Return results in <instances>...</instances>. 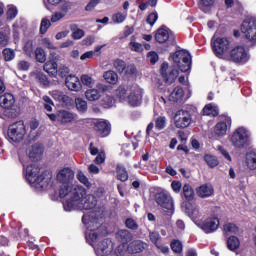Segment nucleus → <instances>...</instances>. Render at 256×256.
<instances>
[{
  "label": "nucleus",
  "mask_w": 256,
  "mask_h": 256,
  "mask_svg": "<svg viewBox=\"0 0 256 256\" xmlns=\"http://www.w3.org/2000/svg\"><path fill=\"white\" fill-rule=\"evenodd\" d=\"M105 213H107L105 206H98L95 211L83 215L82 223L87 225V229L90 231L86 233V241L94 247L98 256H121V249L117 248L113 251V242L109 239H104L100 243L95 244L101 239V236L95 230L101 227Z\"/></svg>",
  "instance_id": "nucleus-1"
},
{
  "label": "nucleus",
  "mask_w": 256,
  "mask_h": 256,
  "mask_svg": "<svg viewBox=\"0 0 256 256\" xmlns=\"http://www.w3.org/2000/svg\"><path fill=\"white\" fill-rule=\"evenodd\" d=\"M64 211H89L97 207V198L93 194L87 195L83 186H75L71 195L63 202Z\"/></svg>",
  "instance_id": "nucleus-2"
},
{
  "label": "nucleus",
  "mask_w": 256,
  "mask_h": 256,
  "mask_svg": "<svg viewBox=\"0 0 256 256\" xmlns=\"http://www.w3.org/2000/svg\"><path fill=\"white\" fill-rule=\"evenodd\" d=\"M75 180V172L73 169L66 167L61 169L57 174V181L61 183V187L59 189V197L61 199H65V197H69L71 192L77 187V185H73V181Z\"/></svg>",
  "instance_id": "nucleus-3"
},
{
  "label": "nucleus",
  "mask_w": 256,
  "mask_h": 256,
  "mask_svg": "<svg viewBox=\"0 0 256 256\" xmlns=\"http://www.w3.org/2000/svg\"><path fill=\"white\" fill-rule=\"evenodd\" d=\"M20 162L23 165L24 168V174L26 177V181L30 183V185H40V187H47L49 185V181H51V177L44 178L45 174H42L39 176V172L41 169L39 166L30 164L25 159L20 158Z\"/></svg>",
  "instance_id": "nucleus-4"
},
{
  "label": "nucleus",
  "mask_w": 256,
  "mask_h": 256,
  "mask_svg": "<svg viewBox=\"0 0 256 256\" xmlns=\"http://www.w3.org/2000/svg\"><path fill=\"white\" fill-rule=\"evenodd\" d=\"M27 135V129L23 121H18L8 127L7 140L9 143H21Z\"/></svg>",
  "instance_id": "nucleus-5"
},
{
  "label": "nucleus",
  "mask_w": 256,
  "mask_h": 256,
  "mask_svg": "<svg viewBox=\"0 0 256 256\" xmlns=\"http://www.w3.org/2000/svg\"><path fill=\"white\" fill-rule=\"evenodd\" d=\"M172 60L175 67L182 73L191 71V54L187 50H178L172 55Z\"/></svg>",
  "instance_id": "nucleus-6"
},
{
  "label": "nucleus",
  "mask_w": 256,
  "mask_h": 256,
  "mask_svg": "<svg viewBox=\"0 0 256 256\" xmlns=\"http://www.w3.org/2000/svg\"><path fill=\"white\" fill-rule=\"evenodd\" d=\"M15 105V96L11 93H5L0 96V107L3 110L5 117L15 119L17 117V110L13 109Z\"/></svg>",
  "instance_id": "nucleus-7"
},
{
  "label": "nucleus",
  "mask_w": 256,
  "mask_h": 256,
  "mask_svg": "<svg viewBox=\"0 0 256 256\" xmlns=\"http://www.w3.org/2000/svg\"><path fill=\"white\" fill-rule=\"evenodd\" d=\"M250 137L251 133H249V130H247V128L239 127L233 132L230 141L234 147H237L238 149H243L245 145H249Z\"/></svg>",
  "instance_id": "nucleus-8"
},
{
  "label": "nucleus",
  "mask_w": 256,
  "mask_h": 256,
  "mask_svg": "<svg viewBox=\"0 0 256 256\" xmlns=\"http://www.w3.org/2000/svg\"><path fill=\"white\" fill-rule=\"evenodd\" d=\"M155 201L159 207H162L167 213V215H173V211H175L174 204H173V198L171 197V194L167 191H161L156 193L155 195Z\"/></svg>",
  "instance_id": "nucleus-9"
},
{
  "label": "nucleus",
  "mask_w": 256,
  "mask_h": 256,
  "mask_svg": "<svg viewBox=\"0 0 256 256\" xmlns=\"http://www.w3.org/2000/svg\"><path fill=\"white\" fill-rule=\"evenodd\" d=\"M241 32L252 45L256 43V19L247 18L242 22Z\"/></svg>",
  "instance_id": "nucleus-10"
},
{
  "label": "nucleus",
  "mask_w": 256,
  "mask_h": 256,
  "mask_svg": "<svg viewBox=\"0 0 256 256\" xmlns=\"http://www.w3.org/2000/svg\"><path fill=\"white\" fill-rule=\"evenodd\" d=\"M157 43L166 45H175V34L167 27L162 26L155 34Z\"/></svg>",
  "instance_id": "nucleus-11"
},
{
  "label": "nucleus",
  "mask_w": 256,
  "mask_h": 256,
  "mask_svg": "<svg viewBox=\"0 0 256 256\" xmlns=\"http://www.w3.org/2000/svg\"><path fill=\"white\" fill-rule=\"evenodd\" d=\"M250 59L249 51L243 46H237L230 51V61L238 63V65H245Z\"/></svg>",
  "instance_id": "nucleus-12"
},
{
  "label": "nucleus",
  "mask_w": 256,
  "mask_h": 256,
  "mask_svg": "<svg viewBox=\"0 0 256 256\" xmlns=\"http://www.w3.org/2000/svg\"><path fill=\"white\" fill-rule=\"evenodd\" d=\"M193 118L187 110H178L174 116V125L177 129H187Z\"/></svg>",
  "instance_id": "nucleus-13"
},
{
  "label": "nucleus",
  "mask_w": 256,
  "mask_h": 256,
  "mask_svg": "<svg viewBox=\"0 0 256 256\" xmlns=\"http://www.w3.org/2000/svg\"><path fill=\"white\" fill-rule=\"evenodd\" d=\"M230 47L231 42L227 38H212V49L216 57H223Z\"/></svg>",
  "instance_id": "nucleus-14"
},
{
  "label": "nucleus",
  "mask_w": 256,
  "mask_h": 256,
  "mask_svg": "<svg viewBox=\"0 0 256 256\" xmlns=\"http://www.w3.org/2000/svg\"><path fill=\"white\" fill-rule=\"evenodd\" d=\"M161 75L165 83L171 85L172 83H175V79L179 77V70H177L175 66L169 67V64L167 62H164L161 65Z\"/></svg>",
  "instance_id": "nucleus-15"
},
{
  "label": "nucleus",
  "mask_w": 256,
  "mask_h": 256,
  "mask_svg": "<svg viewBox=\"0 0 256 256\" xmlns=\"http://www.w3.org/2000/svg\"><path fill=\"white\" fill-rule=\"evenodd\" d=\"M27 155L20 156V159H24L27 162L29 161H40L41 157H43V145L40 143L33 144L26 150Z\"/></svg>",
  "instance_id": "nucleus-16"
},
{
  "label": "nucleus",
  "mask_w": 256,
  "mask_h": 256,
  "mask_svg": "<svg viewBox=\"0 0 256 256\" xmlns=\"http://www.w3.org/2000/svg\"><path fill=\"white\" fill-rule=\"evenodd\" d=\"M143 101V89L138 85H133L129 89L128 103L131 107H139Z\"/></svg>",
  "instance_id": "nucleus-17"
},
{
  "label": "nucleus",
  "mask_w": 256,
  "mask_h": 256,
  "mask_svg": "<svg viewBox=\"0 0 256 256\" xmlns=\"http://www.w3.org/2000/svg\"><path fill=\"white\" fill-rule=\"evenodd\" d=\"M196 225L199 229H202L204 233H215V230L219 229V218H208L203 223L196 222Z\"/></svg>",
  "instance_id": "nucleus-18"
},
{
  "label": "nucleus",
  "mask_w": 256,
  "mask_h": 256,
  "mask_svg": "<svg viewBox=\"0 0 256 256\" xmlns=\"http://www.w3.org/2000/svg\"><path fill=\"white\" fill-rule=\"evenodd\" d=\"M94 129L100 137H108L111 133V123L106 120H99L95 122Z\"/></svg>",
  "instance_id": "nucleus-19"
},
{
  "label": "nucleus",
  "mask_w": 256,
  "mask_h": 256,
  "mask_svg": "<svg viewBox=\"0 0 256 256\" xmlns=\"http://www.w3.org/2000/svg\"><path fill=\"white\" fill-rule=\"evenodd\" d=\"M228 125H231V118L230 117H226L225 122H223V121L218 122L215 125V128H214L215 135H217L218 137H223V136L227 135Z\"/></svg>",
  "instance_id": "nucleus-20"
},
{
  "label": "nucleus",
  "mask_w": 256,
  "mask_h": 256,
  "mask_svg": "<svg viewBox=\"0 0 256 256\" xmlns=\"http://www.w3.org/2000/svg\"><path fill=\"white\" fill-rule=\"evenodd\" d=\"M65 85L70 91H79L81 89V81L75 75H69L66 77Z\"/></svg>",
  "instance_id": "nucleus-21"
},
{
  "label": "nucleus",
  "mask_w": 256,
  "mask_h": 256,
  "mask_svg": "<svg viewBox=\"0 0 256 256\" xmlns=\"http://www.w3.org/2000/svg\"><path fill=\"white\" fill-rule=\"evenodd\" d=\"M147 249V243L142 240H134L128 245L129 253H143Z\"/></svg>",
  "instance_id": "nucleus-22"
},
{
  "label": "nucleus",
  "mask_w": 256,
  "mask_h": 256,
  "mask_svg": "<svg viewBox=\"0 0 256 256\" xmlns=\"http://www.w3.org/2000/svg\"><path fill=\"white\" fill-rule=\"evenodd\" d=\"M197 193L198 197L205 199L207 197H211V195L215 193V190L213 189V185L203 184L198 188Z\"/></svg>",
  "instance_id": "nucleus-23"
},
{
  "label": "nucleus",
  "mask_w": 256,
  "mask_h": 256,
  "mask_svg": "<svg viewBox=\"0 0 256 256\" xmlns=\"http://www.w3.org/2000/svg\"><path fill=\"white\" fill-rule=\"evenodd\" d=\"M183 97H185V91H183V88L177 86L170 93L169 101H172L173 103H180V101H183Z\"/></svg>",
  "instance_id": "nucleus-24"
},
{
  "label": "nucleus",
  "mask_w": 256,
  "mask_h": 256,
  "mask_svg": "<svg viewBox=\"0 0 256 256\" xmlns=\"http://www.w3.org/2000/svg\"><path fill=\"white\" fill-rule=\"evenodd\" d=\"M116 239H118V241L123 243V245H127V243H129V241H132L133 234H131V232L129 230H125V229L119 230L116 233Z\"/></svg>",
  "instance_id": "nucleus-25"
},
{
  "label": "nucleus",
  "mask_w": 256,
  "mask_h": 256,
  "mask_svg": "<svg viewBox=\"0 0 256 256\" xmlns=\"http://www.w3.org/2000/svg\"><path fill=\"white\" fill-rule=\"evenodd\" d=\"M246 165L250 171H255L256 169V150L247 152L246 154Z\"/></svg>",
  "instance_id": "nucleus-26"
},
{
  "label": "nucleus",
  "mask_w": 256,
  "mask_h": 256,
  "mask_svg": "<svg viewBox=\"0 0 256 256\" xmlns=\"http://www.w3.org/2000/svg\"><path fill=\"white\" fill-rule=\"evenodd\" d=\"M182 195L186 201H193V199H195V191L189 184H184L182 187Z\"/></svg>",
  "instance_id": "nucleus-27"
},
{
  "label": "nucleus",
  "mask_w": 256,
  "mask_h": 256,
  "mask_svg": "<svg viewBox=\"0 0 256 256\" xmlns=\"http://www.w3.org/2000/svg\"><path fill=\"white\" fill-rule=\"evenodd\" d=\"M75 117L73 116V113L68 111H60L57 114V121H60L61 123H71Z\"/></svg>",
  "instance_id": "nucleus-28"
},
{
  "label": "nucleus",
  "mask_w": 256,
  "mask_h": 256,
  "mask_svg": "<svg viewBox=\"0 0 256 256\" xmlns=\"http://www.w3.org/2000/svg\"><path fill=\"white\" fill-rule=\"evenodd\" d=\"M43 69L48 73V75H51V77H55V75H57V64L53 60L47 61L44 64Z\"/></svg>",
  "instance_id": "nucleus-29"
},
{
  "label": "nucleus",
  "mask_w": 256,
  "mask_h": 256,
  "mask_svg": "<svg viewBox=\"0 0 256 256\" xmlns=\"http://www.w3.org/2000/svg\"><path fill=\"white\" fill-rule=\"evenodd\" d=\"M116 173H117V179L119 181H122V183H125V181L129 179V173L127 172V169H125L123 165L117 166Z\"/></svg>",
  "instance_id": "nucleus-30"
},
{
  "label": "nucleus",
  "mask_w": 256,
  "mask_h": 256,
  "mask_svg": "<svg viewBox=\"0 0 256 256\" xmlns=\"http://www.w3.org/2000/svg\"><path fill=\"white\" fill-rule=\"evenodd\" d=\"M241 246V242L237 236H230L227 240V247L230 251H237Z\"/></svg>",
  "instance_id": "nucleus-31"
},
{
  "label": "nucleus",
  "mask_w": 256,
  "mask_h": 256,
  "mask_svg": "<svg viewBox=\"0 0 256 256\" xmlns=\"http://www.w3.org/2000/svg\"><path fill=\"white\" fill-rule=\"evenodd\" d=\"M9 39H11V30L9 28L0 31V47H7L9 45Z\"/></svg>",
  "instance_id": "nucleus-32"
},
{
  "label": "nucleus",
  "mask_w": 256,
  "mask_h": 256,
  "mask_svg": "<svg viewBox=\"0 0 256 256\" xmlns=\"http://www.w3.org/2000/svg\"><path fill=\"white\" fill-rule=\"evenodd\" d=\"M103 77L110 85H115L119 81V76L112 70L105 72Z\"/></svg>",
  "instance_id": "nucleus-33"
},
{
  "label": "nucleus",
  "mask_w": 256,
  "mask_h": 256,
  "mask_svg": "<svg viewBox=\"0 0 256 256\" xmlns=\"http://www.w3.org/2000/svg\"><path fill=\"white\" fill-rule=\"evenodd\" d=\"M204 115H212V117H217L219 115V107L214 104H208L203 108Z\"/></svg>",
  "instance_id": "nucleus-34"
},
{
  "label": "nucleus",
  "mask_w": 256,
  "mask_h": 256,
  "mask_svg": "<svg viewBox=\"0 0 256 256\" xmlns=\"http://www.w3.org/2000/svg\"><path fill=\"white\" fill-rule=\"evenodd\" d=\"M33 57H35L38 63H45V61H47V53H45V50L41 47L36 48Z\"/></svg>",
  "instance_id": "nucleus-35"
},
{
  "label": "nucleus",
  "mask_w": 256,
  "mask_h": 256,
  "mask_svg": "<svg viewBox=\"0 0 256 256\" xmlns=\"http://www.w3.org/2000/svg\"><path fill=\"white\" fill-rule=\"evenodd\" d=\"M215 5V0H200L199 2V8L204 13H209L211 11V7Z\"/></svg>",
  "instance_id": "nucleus-36"
},
{
  "label": "nucleus",
  "mask_w": 256,
  "mask_h": 256,
  "mask_svg": "<svg viewBox=\"0 0 256 256\" xmlns=\"http://www.w3.org/2000/svg\"><path fill=\"white\" fill-rule=\"evenodd\" d=\"M225 235H237L239 233V227L234 223H227L224 225Z\"/></svg>",
  "instance_id": "nucleus-37"
},
{
  "label": "nucleus",
  "mask_w": 256,
  "mask_h": 256,
  "mask_svg": "<svg viewBox=\"0 0 256 256\" xmlns=\"http://www.w3.org/2000/svg\"><path fill=\"white\" fill-rule=\"evenodd\" d=\"M170 247L173 253H176L177 255H180V253H183V243L179 240H172L170 243Z\"/></svg>",
  "instance_id": "nucleus-38"
},
{
  "label": "nucleus",
  "mask_w": 256,
  "mask_h": 256,
  "mask_svg": "<svg viewBox=\"0 0 256 256\" xmlns=\"http://www.w3.org/2000/svg\"><path fill=\"white\" fill-rule=\"evenodd\" d=\"M135 39H136L135 36H131L129 47L131 51H135V53H142L143 45L139 42H135Z\"/></svg>",
  "instance_id": "nucleus-39"
},
{
  "label": "nucleus",
  "mask_w": 256,
  "mask_h": 256,
  "mask_svg": "<svg viewBox=\"0 0 256 256\" xmlns=\"http://www.w3.org/2000/svg\"><path fill=\"white\" fill-rule=\"evenodd\" d=\"M186 213H188L189 217L194 221V223H199L198 219L201 217V212L199 211V208L195 207L191 210H189L188 207H186Z\"/></svg>",
  "instance_id": "nucleus-40"
},
{
  "label": "nucleus",
  "mask_w": 256,
  "mask_h": 256,
  "mask_svg": "<svg viewBox=\"0 0 256 256\" xmlns=\"http://www.w3.org/2000/svg\"><path fill=\"white\" fill-rule=\"evenodd\" d=\"M75 105H76V109H77V111H79V113L87 112V101L83 100V98H76Z\"/></svg>",
  "instance_id": "nucleus-41"
},
{
  "label": "nucleus",
  "mask_w": 256,
  "mask_h": 256,
  "mask_svg": "<svg viewBox=\"0 0 256 256\" xmlns=\"http://www.w3.org/2000/svg\"><path fill=\"white\" fill-rule=\"evenodd\" d=\"M86 99L88 101H97L101 95L99 94V90L97 89H90L85 92Z\"/></svg>",
  "instance_id": "nucleus-42"
},
{
  "label": "nucleus",
  "mask_w": 256,
  "mask_h": 256,
  "mask_svg": "<svg viewBox=\"0 0 256 256\" xmlns=\"http://www.w3.org/2000/svg\"><path fill=\"white\" fill-rule=\"evenodd\" d=\"M76 177H77L78 181H80L82 183V185H85V187H87V189H91V182H89V178H87V176H85L83 171L79 170L77 172Z\"/></svg>",
  "instance_id": "nucleus-43"
},
{
  "label": "nucleus",
  "mask_w": 256,
  "mask_h": 256,
  "mask_svg": "<svg viewBox=\"0 0 256 256\" xmlns=\"http://www.w3.org/2000/svg\"><path fill=\"white\" fill-rule=\"evenodd\" d=\"M8 7L9 8L6 12L7 20L13 21V19H15V17H17V14L19 13V11L17 10V7H15L14 5H10Z\"/></svg>",
  "instance_id": "nucleus-44"
},
{
  "label": "nucleus",
  "mask_w": 256,
  "mask_h": 256,
  "mask_svg": "<svg viewBox=\"0 0 256 256\" xmlns=\"http://www.w3.org/2000/svg\"><path fill=\"white\" fill-rule=\"evenodd\" d=\"M204 161L207 163V165H209V167H217L219 165V161L213 155H205Z\"/></svg>",
  "instance_id": "nucleus-45"
},
{
  "label": "nucleus",
  "mask_w": 256,
  "mask_h": 256,
  "mask_svg": "<svg viewBox=\"0 0 256 256\" xmlns=\"http://www.w3.org/2000/svg\"><path fill=\"white\" fill-rule=\"evenodd\" d=\"M166 125H167V118H165V116H160L156 119L155 129H157V131H162V129L166 127Z\"/></svg>",
  "instance_id": "nucleus-46"
},
{
  "label": "nucleus",
  "mask_w": 256,
  "mask_h": 256,
  "mask_svg": "<svg viewBox=\"0 0 256 256\" xmlns=\"http://www.w3.org/2000/svg\"><path fill=\"white\" fill-rule=\"evenodd\" d=\"M2 54L5 61H13L15 59V51L11 48H5Z\"/></svg>",
  "instance_id": "nucleus-47"
},
{
  "label": "nucleus",
  "mask_w": 256,
  "mask_h": 256,
  "mask_svg": "<svg viewBox=\"0 0 256 256\" xmlns=\"http://www.w3.org/2000/svg\"><path fill=\"white\" fill-rule=\"evenodd\" d=\"M114 68L116 69V71H118V73H123V71L127 69V64L121 59H116L114 61Z\"/></svg>",
  "instance_id": "nucleus-48"
},
{
  "label": "nucleus",
  "mask_w": 256,
  "mask_h": 256,
  "mask_svg": "<svg viewBox=\"0 0 256 256\" xmlns=\"http://www.w3.org/2000/svg\"><path fill=\"white\" fill-rule=\"evenodd\" d=\"M44 101V109L48 111V113H51L53 111L54 103L53 100L49 96H43Z\"/></svg>",
  "instance_id": "nucleus-49"
},
{
  "label": "nucleus",
  "mask_w": 256,
  "mask_h": 256,
  "mask_svg": "<svg viewBox=\"0 0 256 256\" xmlns=\"http://www.w3.org/2000/svg\"><path fill=\"white\" fill-rule=\"evenodd\" d=\"M51 27V21L49 19L44 18L41 21L40 24V33L41 35H45L47 33V30Z\"/></svg>",
  "instance_id": "nucleus-50"
},
{
  "label": "nucleus",
  "mask_w": 256,
  "mask_h": 256,
  "mask_svg": "<svg viewBox=\"0 0 256 256\" xmlns=\"http://www.w3.org/2000/svg\"><path fill=\"white\" fill-rule=\"evenodd\" d=\"M125 226L131 231H137L139 229V224L133 218H128L125 220Z\"/></svg>",
  "instance_id": "nucleus-51"
},
{
  "label": "nucleus",
  "mask_w": 256,
  "mask_h": 256,
  "mask_svg": "<svg viewBox=\"0 0 256 256\" xmlns=\"http://www.w3.org/2000/svg\"><path fill=\"white\" fill-rule=\"evenodd\" d=\"M55 75H58L61 79L69 77V67L65 65L60 66Z\"/></svg>",
  "instance_id": "nucleus-52"
},
{
  "label": "nucleus",
  "mask_w": 256,
  "mask_h": 256,
  "mask_svg": "<svg viewBox=\"0 0 256 256\" xmlns=\"http://www.w3.org/2000/svg\"><path fill=\"white\" fill-rule=\"evenodd\" d=\"M51 95L53 99H55L56 101H66L67 99H69L68 96H66L65 94H63V92L59 90L52 91Z\"/></svg>",
  "instance_id": "nucleus-53"
},
{
  "label": "nucleus",
  "mask_w": 256,
  "mask_h": 256,
  "mask_svg": "<svg viewBox=\"0 0 256 256\" xmlns=\"http://www.w3.org/2000/svg\"><path fill=\"white\" fill-rule=\"evenodd\" d=\"M24 52L26 53L27 57H33L34 53L33 52V40H29L25 43L24 45Z\"/></svg>",
  "instance_id": "nucleus-54"
},
{
  "label": "nucleus",
  "mask_w": 256,
  "mask_h": 256,
  "mask_svg": "<svg viewBox=\"0 0 256 256\" xmlns=\"http://www.w3.org/2000/svg\"><path fill=\"white\" fill-rule=\"evenodd\" d=\"M125 19H127V13H121V12H117L116 14H114L112 16V21L113 23H123V21H125Z\"/></svg>",
  "instance_id": "nucleus-55"
},
{
  "label": "nucleus",
  "mask_w": 256,
  "mask_h": 256,
  "mask_svg": "<svg viewBox=\"0 0 256 256\" xmlns=\"http://www.w3.org/2000/svg\"><path fill=\"white\" fill-rule=\"evenodd\" d=\"M36 79L37 81H39L40 85H44V87H47V85H49V78H47V76L42 72H38L36 74Z\"/></svg>",
  "instance_id": "nucleus-56"
},
{
  "label": "nucleus",
  "mask_w": 256,
  "mask_h": 256,
  "mask_svg": "<svg viewBox=\"0 0 256 256\" xmlns=\"http://www.w3.org/2000/svg\"><path fill=\"white\" fill-rule=\"evenodd\" d=\"M149 239L151 243H153L156 247V245H159V241H161V234L159 232H150L149 233Z\"/></svg>",
  "instance_id": "nucleus-57"
},
{
  "label": "nucleus",
  "mask_w": 256,
  "mask_h": 256,
  "mask_svg": "<svg viewBox=\"0 0 256 256\" xmlns=\"http://www.w3.org/2000/svg\"><path fill=\"white\" fill-rule=\"evenodd\" d=\"M157 19H159V15L157 14V12L150 13L146 19V23H148L150 27H153V25L157 23Z\"/></svg>",
  "instance_id": "nucleus-58"
},
{
  "label": "nucleus",
  "mask_w": 256,
  "mask_h": 256,
  "mask_svg": "<svg viewBox=\"0 0 256 256\" xmlns=\"http://www.w3.org/2000/svg\"><path fill=\"white\" fill-rule=\"evenodd\" d=\"M117 91H118V97L121 99V101H125V99H128L129 90H126L124 86H120Z\"/></svg>",
  "instance_id": "nucleus-59"
},
{
  "label": "nucleus",
  "mask_w": 256,
  "mask_h": 256,
  "mask_svg": "<svg viewBox=\"0 0 256 256\" xmlns=\"http://www.w3.org/2000/svg\"><path fill=\"white\" fill-rule=\"evenodd\" d=\"M29 67H31V64L25 60H21L17 64L18 71H29Z\"/></svg>",
  "instance_id": "nucleus-60"
},
{
  "label": "nucleus",
  "mask_w": 256,
  "mask_h": 256,
  "mask_svg": "<svg viewBox=\"0 0 256 256\" xmlns=\"http://www.w3.org/2000/svg\"><path fill=\"white\" fill-rule=\"evenodd\" d=\"M147 59L150 61L152 65H155L157 61H159V54L155 51H151L147 54Z\"/></svg>",
  "instance_id": "nucleus-61"
},
{
  "label": "nucleus",
  "mask_w": 256,
  "mask_h": 256,
  "mask_svg": "<svg viewBox=\"0 0 256 256\" xmlns=\"http://www.w3.org/2000/svg\"><path fill=\"white\" fill-rule=\"evenodd\" d=\"M183 187V185L181 184L180 181H173L171 183V188L174 191V193H181V188Z\"/></svg>",
  "instance_id": "nucleus-62"
},
{
  "label": "nucleus",
  "mask_w": 256,
  "mask_h": 256,
  "mask_svg": "<svg viewBox=\"0 0 256 256\" xmlns=\"http://www.w3.org/2000/svg\"><path fill=\"white\" fill-rule=\"evenodd\" d=\"M72 37L74 39H83V37H85V31L77 28L76 30L73 31Z\"/></svg>",
  "instance_id": "nucleus-63"
},
{
  "label": "nucleus",
  "mask_w": 256,
  "mask_h": 256,
  "mask_svg": "<svg viewBox=\"0 0 256 256\" xmlns=\"http://www.w3.org/2000/svg\"><path fill=\"white\" fill-rule=\"evenodd\" d=\"M94 163H96V165H102V163H105V152H99Z\"/></svg>",
  "instance_id": "nucleus-64"
}]
</instances>
